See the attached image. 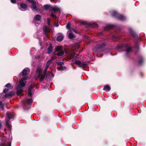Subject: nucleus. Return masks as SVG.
Listing matches in <instances>:
<instances>
[{"mask_svg":"<svg viewBox=\"0 0 146 146\" xmlns=\"http://www.w3.org/2000/svg\"><path fill=\"white\" fill-rule=\"evenodd\" d=\"M117 48L118 49H121L123 51H126L125 56L126 57H129V53L133 49V47H129L126 44H122L118 45Z\"/></svg>","mask_w":146,"mask_h":146,"instance_id":"nucleus-1","label":"nucleus"},{"mask_svg":"<svg viewBox=\"0 0 146 146\" xmlns=\"http://www.w3.org/2000/svg\"><path fill=\"white\" fill-rule=\"evenodd\" d=\"M108 44L107 42L105 41L102 43L100 45H97L94 48V50L96 52H101L103 51V48L105 47Z\"/></svg>","mask_w":146,"mask_h":146,"instance_id":"nucleus-2","label":"nucleus"},{"mask_svg":"<svg viewBox=\"0 0 146 146\" xmlns=\"http://www.w3.org/2000/svg\"><path fill=\"white\" fill-rule=\"evenodd\" d=\"M36 86L35 84L34 83H31L28 89V95L30 97L32 96V94L31 92L33 90L34 88Z\"/></svg>","mask_w":146,"mask_h":146,"instance_id":"nucleus-3","label":"nucleus"},{"mask_svg":"<svg viewBox=\"0 0 146 146\" xmlns=\"http://www.w3.org/2000/svg\"><path fill=\"white\" fill-rule=\"evenodd\" d=\"M17 5L19 9L23 11H25L27 10V6L25 3H17Z\"/></svg>","mask_w":146,"mask_h":146,"instance_id":"nucleus-4","label":"nucleus"},{"mask_svg":"<svg viewBox=\"0 0 146 146\" xmlns=\"http://www.w3.org/2000/svg\"><path fill=\"white\" fill-rule=\"evenodd\" d=\"M33 102V101L32 99H27L24 102V106H25L26 104L31 105L32 104Z\"/></svg>","mask_w":146,"mask_h":146,"instance_id":"nucleus-5","label":"nucleus"},{"mask_svg":"<svg viewBox=\"0 0 146 146\" xmlns=\"http://www.w3.org/2000/svg\"><path fill=\"white\" fill-rule=\"evenodd\" d=\"M26 83L22 81H20L19 82V84L17 88V89H19L21 88V87H25V86Z\"/></svg>","mask_w":146,"mask_h":146,"instance_id":"nucleus-6","label":"nucleus"},{"mask_svg":"<svg viewBox=\"0 0 146 146\" xmlns=\"http://www.w3.org/2000/svg\"><path fill=\"white\" fill-rule=\"evenodd\" d=\"M36 2L34 1H33L32 2V3L31 5V8L37 11L38 10V9L37 7L36 6Z\"/></svg>","mask_w":146,"mask_h":146,"instance_id":"nucleus-7","label":"nucleus"},{"mask_svg":"<svg viewBox=\"0 0 146 146\" xmlns=\"http://www.w3.org/2000/svg\"><path fill=\"white\" fill-rule=\"evenodd\" d=\"M117 19L121 21H124L126 19V17L122 15L119 14Z\"/></svg>","mask_w":146,"mask_h":146,"instance_id":"nucleus-8","label":"nucleus"},{"mask_svg":"<svg viewBox=\"0 0 146 146\" xmlns=\"http://www.w3.org/2000/svg\"><path fill=\"white\" fill-rule=\"evenodd\" d=\"M129 31L131 35L133 37H135L137 35V34L131 28H129Z\"/></svg>","mask_w":146,"mask_h":146,"instance_id":"nucleus-9","label":"nucleus"},{"mask_svg":"<svg viewBox=\"0 0 146 146\" xmlns=\"http://www.w3.org/2000/svg\"><path fill=\"white\" fill-rule=\"evenodd\" d=\"M15 94V92L13 91H11L9 93H5L4 95L5 97H11Z\"/></svg>","mask_w":146,"mask_h":146,"instance_id":"nucleus-10","label":"nucleus"},{"mask_svg":"<svg viewBox=\"0 0 146 146\" xmlns=\"http://www.w3.org/2000/svg\"><path fill=\"white\" fill-rule=\"evenodd\" d=\"M115 27V25H109L106 26L104 28L105 30H108L109 29H110L113 28Z\"/></svg>","mask_w":146,"mask_h":146,"instance_id":"nucleus-11","label":"nucleus"},{"mask_svg":"<svg viewBox=\"0 0 146 146\" xmlns=\"http://www.w3.org/2000/svg\"><path fill=\"white\" fill-rule=\"evenodd\" d=\"M28 72L27 70L26 69H24L20 73L22 76H25L27 74Z\"/></svg>","mask_w":146,"mask_h":146,"instance_id":"nucleus-12","label":"nucleus"},{"mask_svg":"<svg viewBox=\"0 0 146 146\" xmlns=\"http://www.w3.org/2000/svg\"><path fill=\"white\" fill-rule=\"evenodd\" d=\"M111 89V88L109 85H105L103 89L105 91L108 92Z\"/></svg>","mask_w":146,"mask_h":146,"instance_id":"nucleus-13","label":"nucleus"},{"mask_svg":"<svg viewBox=\"0 0 146 146\" xmlns=\"http://www.w3.org/2000/svg\"><path fill=\"white\" fill-rule=\"evenodd\" d=\"M139 58L140 60L138 61V63L139 65H141L143 62L144 59L143 57L142 56H139Z\"/></svg>","mask_w":146,"mask_h":146,"instance_id":"nucleus-14","label":"nucleus"},{"mask_svg":"<svg viewBox=\"0 0 146 146\" xmlns=\"http://www.w3.org/2000/svg\"><path fill=\"white\" fill-rule=\"evenodd\" d=\"M89 25L92 27L97 28L98 27V25L96 23H90Z\"/></svg>","mask_w":146,"mask_h":146,"instance_id":"nucleus-15","label":"nucleus"},{"mask_svg":"<svg viewBox=\"0 0 146 146\" xmlns=\"http://www.w3.org/2000/svg\"><path fill=\"white\" fill-rule=\"evenodd\" d=\"M64 36L62 35H60L58 36L56 39L58 41H61L63 39Z\"/></svg>","mask_w":146,"mask_h":146,"instance_id":"nucleus-16","label":"nucleus"},{"mask_svg":"<svg viewBox=\"0 0 146 146\" xmlns=\"http://www.w3.org/2000/svg\"><path fill=\"white\" fill-rule=\"evenodd\" d=\"M119 15V14L115 11H113L111 14L113 17H115L116 19H117Z\"/></svg>","mask_w":146,"mask_h":146,"instance_id":"nucleus-17","label":"nucleus"},{"mask_svg":"<svg viewBox=\"0 0 146 146\" xmlns=\"http://www.w3.org/2000/svg\"><path fill=\"white\" fill-rule=\"evenodd\" d=\"M64 53V51L63 50H62L56 53V55L59 56H61L63 55Z\"/></svg>","mask_w":146,"mask_h":146,"instance_id":"nucleus-18","label":"nucleus"},{"mask_svg":"<svg viewBox=\"0 0 146 146\" xmlns=\"http://www.w3.org/2000/svg\"><path fill=\"white\" fill-rule=\"evenodd\" d=\"M48 52L47 53L48 54H50L51 53L52 50V46L51 45H50L48 48L47 49Z\"/></svg>","mask_w":146,"mask_h":146,"instance_id":"nucleus-19","label":"nucleus"},{"mask_svg":"<svg viewBox=\"0 0 146 146\" xmlns=\"http://www.w3.org/2000/svg\"><path fill=\"white\" fill-rule=\"evenodd\" d=\"M63 47L62 46H57L55 48V51L56 52H58L61 50L62 49Z\"/></svg>","mask_w":146,"mask_h":146,"instance_id":"nucleus-20","label":"nucleus"},{"mask_svg":"<svg viewBox=\"0 0 146 146\" xmlns=\"http://www.w3.org/2000/svg\"><path fill=\"white\" fill-rule=\"evenodd\" d=\"M17 91L16 92V94L17 96H19L20 95L23 91L22 89H17Z\"/></svg>","mask_w":146,"mask_h":146,"instance_id":"nucleus-21","label":"nucleus"},{"mask_svg":"<svg viewBox=\"0 0 146 146\" xmlns=\"http://www.w3.org/2000/svg\"><path fill=\"white\" fill-rule=\"evenodd\" d=\"M6 115L7 117L9 119H11L13 117V115L11 113L9 112H7L6 113Z\"/></svg>","mask_w":146,"mask_h":146,"instance_id":"nucleus-22","label":"nucleus"},{"mask_svg":"<svg viewBox=\"0 0 146 146\" xmlns=\"http://www.w3.org/2000/svg\"><path fill=\"white\" fill-rule=\"evenodd\" d=\"M0 146H11V141H9L7 145L4 143H1L0 144Z\"/></svg>","mask_w":146,"mask_h":146,"instance_id":"nucleus-23","label":"nucleus"},{"mask_svg":"<svg viewBox=\"0 0 146 146\" xmlns=\"http://www.w3.org/2000/svg\"><path fill=\"white\" fill-rule=\"evenodd\" d=\"M5 87L8 88L9 89H12L13 88V86L11 85V84L9 83L5 85Z\"/></svg>","mask_w":146,"mask_h":146,"instance_id":"nucleus-24","label":"nucleus"},{"mask_svg":"<svg viewBox=\"0 0 146 146\" xmlns=\"http://www.w3.org/2000/svg\"><path fill=\"white\" fill-rule=\"evenodd\" d=\"M41 18V17L39 15H36L35 17L36 20L37 21H40Z\"/></svg>","mask_w":146,"mask_h":146,"instance_id":"nucleus-25","label":"nucleus"},{"mask_svg":"<svg viewBox=\"0 0 146 146\" xmlns=\"http://www.w3.org/2000/svg\"><path fill=\"white\" fill-rule=\"evenodd\" d=\"M45 75L44 74H41L40 75V82H42L44 78L45 77Z\"/></svg>","mask_w":146,"mask_h":146,"instance_id":"nucleus-26","label":"nucleus"},{"mask_svg":"<svg viewBox=\"0 0 146 146\" xmlns=\"http://www.w3.org/2000/svg\"><path fill=\"white\" fill-rule=\"evenodd\" d=\"M57 68L58 70H63L64 69H66V67L65 66L63 67L62 66H60V67H58Z\"/></svg>","mask_w":146,"mask_h":146,"instance_id":"nucleus-27","label":"nucleus"},{"mask_svg":"<svg viewBox=\"0 0 146 146\" xmlns=\"http://www.w3.org/2000/svg\"><path fill=\"white\" fill-rule=\"evenodd\" d=\"M4 104H3L2 102L0 101V108L2 110L4 109Z\"/></svg>","mask_w":146,"mask_h":146,"instance_id":"nucleus-28","label":"nucleus"},{"mask_svg":"<svg viewBox=\"0 0 146 146\" xmlns=\"http://www.w3.org/2000/svg\"><path fill=\"white\" fill-rule=\"evenodd\" d=\"M52 10L54 12H56L57 11H60V9L58 8L54 7L52 8Z\"/></svg>","mask_w":146,"mask_h":146,"instance_id":"nucleus-29","label":"nucleus"},{"mask_svg":"<svg viewBox=\"0 0 146 146\" xmlns=\"http://www.w3.org/2000/svg\"><path fill=\"white\" fill-rule=\"evenodd\" d=\"M68 37L70 39H72L74 37V36L71 33H70L68 35Z\"/></svg>","mask_w":146,"mask_h":146,"instance_id":"nucleus-30","label":"nucleus"},{"mask_svg":"<svg viewBox=\"0 0 146 146\" xmlns=\"http://www.w3.org/2000/svg\"><path fill=\"white\" fill-rule=\"evenodd\" d=\"M43 31L44 33H48V29L47 27L46 26L43 29Z\"/></svg>","mask_w":146,"mask_h":146,"instance_id":"nucleus-31","label":"nucleus"},{"mask_svg":"<svg viewBox=\"0 0 146 146\" xmlns=\"http://www.w3.org/2000/svg\"><path fill=\"white\" fill-rule=\"evenodd\" d=\"M87 63L86 62H84L83 63L81 62V65L80 66V67H83L84 66H86L87 65Z\"/></svg>","mask_w":146,"mask_h":146,"instance_id":"nucleus-32","label":"nucleus"},{"mask_svg":"<svg viewBox=\"0 0 146 146\" xmlns=\"http://www.w3.org/2000/svg\"><path fill=\"white\" fill-rule=\"evenodd\" d=\"M52 63V61L49 60H48L47 62V63L46 64V66L47 67H49V66H50V64Z\"/></svg>","mask_w":146,"mask_h":146,"instance_id":"nucleus-33","label":"nucleus"},{"mask_svg":"<svg viewBox=\"0 0 146 146\" xmlns=\"http://www.w3.org/2000/svg\"><path fill=\"white\" fill-rule=\"evenodd\" d=\"M75 63L78 65H80L81 66V62L79 60H76L75 62Z\"/></svg>","mask_w":146,"mask_h":146,"instance_id":"nucleus-34","label":"nucleus"},{"mask_svg":"<svg viewBox=\"0 0 146 146\" xmlns=\"http://www.w3.org/2000/svg\"><path fill=\"white\" fill-rule=\"evenodd\" d=\"M50 7V5H46L44 6V8L45 10H48Z\"/></svg>","mask_w":146,"mask_h":146,"instance_id":"nucleus-35","label":"nucleus"},{"mask_svg":"<svg viewBox=\"0 0 146 146\" xmlns=\"http://www.w3.org/2000/svg\"><path fill=\"white\" fill-rule=\"evenodd\" d=\"M56 64L60 66H62L64 64V63L62 62H57Z\"/></svg>","mask_w":146,"mask_h":146,"instance_id":"nucleus-36","label":"nucleus"},{"mask_svg":"<svg viewBox=\"0 0 146 146\" xmlns=\"http://www.w3.org/2000/svg\"><path fill=\"white\" fill-rule=\"evenodd\" d=\"M134 47L135 48L137 49L138 51L139 50V44L137 42V43H135Z\"/></svg>","mask_w":146,"mask_h":146,"instance_id":"nucleus-37","label":"nucleus"},{"mask_svg":"<svg viewBox=\"0 0 146 146\" xmlns=\"http://www.w3.org/2000/svg\"><path fill=\"white\" fill-rule=\"evenodd\" d=\"M41 71V70L40 68H38L37 69V72L38 74V75H41V74H40Z\"/></svg>","mask_w":146,"mask_h":146,"instance_id":"nucleus-38","label":"nucleus"},{"mask_svg":"<svg viewBox=\"0 0 146 146\" xmlns=\"http://www.w3.org/2000/svg\"><path fill=\"white\" fill-rule=\"evenodd\" d=\"M9 90V89L5 88L3 91V92L4 93H6Z\"/></svg>","mask_w":146,"mask_h":146,"instance_id":"nucleus-39","label":"nucleus"},{"mask_svg":"<svg viewBox=\"0 0 146 146\" xmlns=\"http://www.w3.org/2000/svg\"><path fill=\"white\" fill-rule=\"evenodd\" d=\"M27 77H24L23 78L21 81H24L27 80Z\"/></svg>","mask_w":146,"mask_h":146,"instance_id":"nucleus-40","label":"nucleus"},{"mask_svg":"<svg viewBox=\"0 0 146 146\" xmlns=\"http://www.w3.org/2000/svg\"><path fill=\"white\" fill-rule=\"evenodd\" d=\"M80 23H81L82 25H88V23H87L85 22L82 21V22H80Z\"/></svg>","mask_w":146,"mask_h":146,"instance_id":"nucleus-41","label":"nucleus"},{"mask_svg":"<svg viewBox=\"0 0 146 146\" xmlns=\"http://www.w3.org/2000/svg\"><path fill=\"white\" fill-rule=\"evenodd\" d=\"M70 24H69V23L67 25H66V27H67V28L68 29H70Z\"/></svg>","mask_w":146,"mask_h":146,"instance_id":"nucleus-42","label":"nucleus"},{"mask_svg":"<svg viewBox=\"0 0 146 146\" xmlns=\"http://www.w3.org/2000/svg\"><path fill=\"white\" fill-rule=\"evenodd\" d=\"M47 22L48 24V25H50V20L49 19H47Z\"/></svg>","mask_w":146,"mask_h":146,"instance_id":"nucleus-43","label":"nucleus"},{"mask_svg":"<svg viewBox=\"0 0 146 146\" xmlns=\"http://www.w3.org/2000/svg\"><path fill=\"white\" fill-rule=\"evenodd\" d=\"M56 58V57L53 56H52L51 58L50 59V60L51 61H52V60L55 59V58Z\"/></svg>","mask_w":146,"mask_h":146,"instance_id":"nucleus-44","label":"nucleus"},{"mask_svg":"<svg viewBox=\"0 0 146 146\" xmlns=\"http://www.w3.org/2000/svg\"><path fill=\"white\" fill-rule=\"evenodd\" d=\"M11 1L12 3L13 4H15L16 3V1L15 0H11Z\"/></svg>","mask_w":146,"mask_h":146,"instance_id":"nucleus-45","label":"nucleus"},{"mask_svg":"<svg viewBox=\"0 0 146 146\" xmlns=\"http://www.w3.org/2000/svg\"><path fill=\"white\" fill-rule=\"evenodd\" d=\"M51 16L53 18L56 17V16L54 15L52 13H51Z\"/></svg>","mask_w":146,"mask_h":146,"instance_id":"nucleus-46","label":"nucleus"},{"mask_svg":"<svg viewBox=\"0 0 146 146\" xmlns=\"http://www.w3.org/2000/svg\"><path fill=\"white\" fill-rule=\"evenodd\" d=\"M40 75L38 74L37 76L35 77V79L36 80L38 79V78H40Z\"/></svg>","mask_w":146,"mask_h":146,"instance_id":"nucleus-47","label":"nucleus"},{"mask_svg":"<svg viewBox=\"0 0 146 146\" xmlns=\"http://www.w3.org/2000/svg\"><path fill=\"white\" fill-rule=\"evenodd\" d=\"M59 25L58 23H56L54 24V25L56 27H58L59 26Z\"/></svg>","mask_w":146,"mask_h":146,"instance_id":"nucleus-48","label":"nucleus"},{"mask_svg":"<svg viewBox=\"0 0 146 146\" xmlns=\"http://www.w3.org/2000/svg\"><path fill=\"white\" fill-rule=\"evenodd\" d=\"M6 125H9V123H8V121H7V120H6Z\"/></svg>","mask_w":146,"mask_h":146,"instance_id":"nucleus-49","label":"nucleus"},{"mask_svg":"<svg viewBox=\"0 0 146 146\" xmlns=\"http://www.w3.org/2000/svg\"><path fill=\"white\" fill-rule=\"evenodd\" d=\"M47 33H44V34L45 35V36L46 37H47L48 36Z\"/></svg>","mask_w":146,"mask_h":146,"instance_id":"nucleus-50","label":"nucleus"},{"mask_svg":"<svg viewBox=\"0 0 146 146\" xmlns=\"http://www.w3.org/2000/svg\"><path fill=\"white\" fill-rule=\"evenodd\" d=\"M46 70H44V72H43V74H44L46 75Z\"/></svg>","mask_w":146,"mask_h":146,"instance_id":"nucleus-51","label":"nucleus"},{"mask_svg":"<svg viewBox=\"0 0 146 146\" xmlns=\"http://www.w3.org/2000/svg\"><path fill=\"white\" fill-rule=\"evenodd\" d=\"M46 70H44V72H43V74H44L46 75Z\"/></svg>","mask_w":146,"mask_h":146,"instance_id":"nucleus-52","label":"nucleus"},{"mask_svg":"<svg viewBox=\"0 0 146 146\" xmlns=\"http://www.w3.org/2000/svg\"><path fill=\"white\" fill-rule=\"evenodd\" d=\"M140 74H141V76L142 77H143V74L142 72H141L140 73Z\"/></svg>","mask_w":146,"mask_h":146,"instance_id":"nucleus-53","label":"nucleus"},{"mask_svg":"<svg viewBox=\"0 0 146 146\" xmlns=\"http://www.w3.org/2000/svg\"><path fill=\"white\" fill-rule=\"evenodd\" d=\"M73 31H74V32H75V33H76V31L75 30L73 29Z\"/></svg>","mask_w":146,"mask_h":146,"instance_id":"nucleus-54","label":"nucleus"},{"mask_svg":"<svg viewBox=\"0 0 146 146\" xmlns=\"http://www.w3.org/2000/svg\"><path fill=\"white\" fill-rule=\"evenodd\" d=\"M131 72L132 73V72H133L132 71V72Z\"/></svg>","mask_w":146,"mask_h":146,"instance_id":"nucleus-55","label":"nucleus"}]
</instances>
